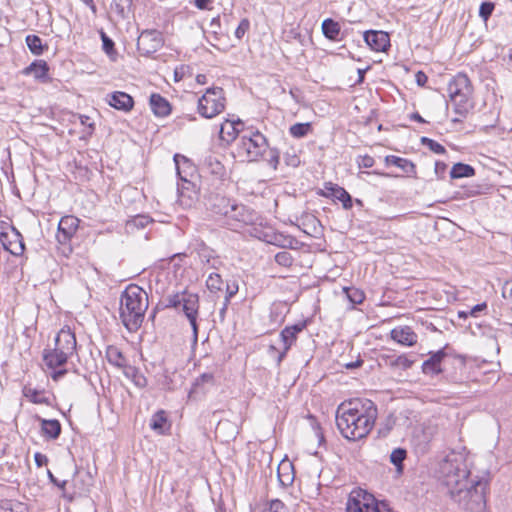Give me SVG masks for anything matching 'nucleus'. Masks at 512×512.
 <instances>
[{
  "label": "nucleus",
  "instance_id": "f257e3e1",
  "mask_svg": "<svg viewBox=\"0 0 512 512\" xmlns=\"http://www.w3.org/2000/svg\"><path fill=\"white\" fill-rule=\"evenodd\" d=\"M444 482L451 496L469 512H482L485 508L487 482L483 479L468 481L469 471L462 462L446 461L442 466Z\"/></svg>",
  "mask_w": 512,
  "mask_h": 512
},
{
  "label": "nucleus",
  "instance_id": "f03ea898",
  "mask_svg": "<svg viewBox=\"0 0 512 512\" xmlns=\"http://www.w3.org/2000/svg\"><path fill=\"white\" fill-rule=\"evenodd\" d=\"M377 414L374 402L366 398H355L338 407L336 425L346 439L359 440L370 433Z\"/></svg>",
  "mask_w": 512,
  "mask_h": 512
},
{
  "label": "nucleus",
  "instance_id": "7ed1b4c3",
  "mask_svg": "<svg viewBox=\"0 0 512 512\" xmlns=\"http://www.w3.org/2000/svg\"><path fill=\"white\" fill-rule=\"evenodd\" d=\"M148 306V295L138 285L130 284L122 292L119 314L122 324L129 332L139 330Z\"/></svg>",
  "mask_w": 512,
  "mask_h": 512
},
{
  "label": "nucleus",
  "instance_id": "20e7f679",
  "mask_svg": "<svg viewBox=\"0 0 512 512\" xmlns=\"http://www.w3.org/2000/svg\"><path fill=\"white\" fill-rule=\"evenodd\" d=\"M448 95L454 112L463 117L468 112L473 88L466 74L458 73L448 84Z\"/></svg>",
  "mask_w": 512,
  "mask_h": 512
},
{
  "label": "nucleus",
  "instance_id": "39448f33",
  "mask_svg": "<svg viewBox=\"0 0 512 512\" xmlns=\"http://www.w3.org/2000/svg\"><path fill=\"white\" fill-rule=\"evenodd\" d=\"M268 148L266 137L259 131L243 134L236 143V155L246 161H255Z\"/></svg>",
  "mask_w": 512,
  "mask_h": 512
},
{
  "label": "nucleus",
  "instance_id": "423d86ee",
  "mask_svg": "<svg viewBox=\"0 0 512 512\" xmlns=\"http://www.w3.org/2000/svg\"><path fill=\"white\" fill-rule=\"evenodd\" d=\"M347 512H392L383 501H378L373 495L357 491L352 492L347 502Z\"/></svg>",
  "mask_w": 512,
  "mask_h": 512
},
{
  "label": "nucleus",
  "instance_id": "0eeeda50",
  "mask_svg": "<svg viewBox=\"0 0 512 512\" xmlns=\"http://www.w3.org/2000/svg\"><path fill=\"white\" fill-rule=\"evenodd\" d=\"M198 112L204 118H213L225 109L224 90L220 87L208 88L198 100Z\"/></svg>",
  "mask_w": 512,
  "mask_h": 512
},
{
  "label": "nucleus",
  "instance_id": "6e6552de",
  "mask_svg": "<svg viewBox=\"0 0 512 512\" xmlns=\"http://www.w3.org/2000/svg\"><path fill=\"white\" fill-rule=\"evenodd\" d=\"M305 328L304 323L295 324L293 326L285 327L280 333V341L282 343V350L279 351L274 345L269 346V354L276 359L277 365L285 358L287 352L297 339V334Z\"/></svg>",
  "mask_w": 512,
  "mask_h": 512
},
{
  "label": "nucleus",
  "instance_id": "1a4fd4ad",
  "mask_svg": "<svg viewBox=\"0 0 512 512\" xmlns=\"http://www.w3.org/2000/svg\"><path fill=\"white\" fill-rule=\"evenodd\" d=\"M79 222L80 220L72 215H66L59 221L56 239L63 246L65 254L72 252L71 241L79 228Z\"/></svg>",
  "mask_w": 512,
  "mask_h": 512
},
{
  "label": "nucleus",
  "instance_id": "9d476101",
  "mask_svg": "<svg viewBox=\"0 0 512 512\" xmlns=\"http://www.w3.org/2000/svg\"><path fill=\"white\" fill-rule=\"evenodd\" d=\"M164 44L162 33L157 30H144L137 40V49L144 56L157 52Z\"/></svg>",
  "mask_w": 512,
  "mask_h": 512
},
{
  "label": "nucleus",
  "instance_id": "9b49d317",
  "mask_svg": "<svg viewBox=\"0 0 512 512\" xmlns=\"http://www.w3.org/2000/svg\"><path fill=\"white\" fill-rule=\"evenodd\" d=\"M55 348L63 351L67 356H72L76 350V337L69 327L62 328L55 337Z\"/></svg>",
  "mask_w": 512,
  "mask_h": 512
},
{
  "label": "nucleus",
  "instance_id": "f8f14e48",
  "mask_svg": "<svg viewBox=\"0 0 512 512\" xmlns=\"http://www.w3.org/2000/svg\"><path fill=\"white\" fill-rule=\"evenodd\" d=\"M174 162L176 166L177 175L179 179L183 182L182 188L189 189V186L191 185L190 178L193 177L195 173L194 165L187 157L180 154H175Z\"/></svg>",
  "mask_w": 512,
  "mask_h": 512
},
{
  "label": "nucleus",
  "instance_id": "ddd939ff",
  "mask_svg": "<svg viewBox=\"0 0 512 512\" xmlns=\"http://www.w3.org/2000/svg\"><path fill=\"white\" fill-rule=\"evenodd\" d=\"M364 40L372 50L377 52H384L390 46L389 35L384 31H366L364 33Z\"/></svg>",
  "mask_w": 512,
  "mask_h": 512
},
{
  "label": "nucleus",
  "instance_id": "4468645a",
  "mask_svg": "<svg viewBox=\"0 0 512 512\" xmlns=\"http://www.w3.org/2000/svg\"><path fill=\"white\" fill-rule=\"evenodd\" d=\"M3 247L14 256L23 254L25 245L22 236L13 229L11 234L2 233L0 236Z\"/></svg>",
  "mask_w": 512,
  "mask_h": 512
},
{
  "label": "nucleus",
  "instance_id": "2eb2a0df",
  "mask_svg": "<svg viewBox=\"0 0 512 512\" xmlns=\"http://www.w3.org/2000/svg\"><path fill=\"white\" fill-rule=\"evenodd\" d=\"M199 303V296L195 293L183 291L182 293H175L166 297V307L168 308H182L183 312L187 311L188 302Z\"/></svg>",
  "mask_w": 512,
  "mask_h": 512
},
{
  "label": "nucleus",
  "instance_id": "dca6fc26",
  "mask_svg": "<svg viewBox=\"0 0 512 512\" xmlns=\"http://www.w3.org/2000/svg\"><path fill=\"white\" fill-rule=\"evenodd\" d=\"M193 251L197 254L200 261L210 265L211 268L218 269L221 261L215 254V251L208 247L203 241H197L193 246Z\"/></svg>",
  "mask_w": 512,
  "mask_h": 512
},
{
  "label": "nucleus",
  "instance_id": "f3484780",
  "mask_svg": "<svg viewBox=\"0 0 512 512\" xmlns=\"http://www.w3.org/2000/svg\"><path fill=\"white\" fill-rule=\"evenodd\" d=\"M243 122L241 120H225L221 126L219 131V137L222 141L227 144L236 140L237 135L241 131L243 127Z\"/></svg>",
  "mask_w": 512,
  "mask_h": 512
},
{
  "label": "nucleus",
  "instance_id": "a211bd4d",
  "mask_svg": "<svg viewBox=\"0 0 512 512\" xmlns=\"http://www.w3.org/2000/svg\"><path fill=\"white\" fill-rule=\"evenodd\" d=\"M107 97L108 104L117 110L128 112L133 108L134 100L125 92L115 91Z\"/></svg>",
  "mask_w": 512,
  "mask_h": 512
},
{
  "label": "nucleus",
  "instance_id": "6ab92c4d",
  "mask_svg": "<svg viewBox=\"0 0 512 512\" xmlns=\"http://www.w3.org/2000/svg\"><path fill=\"white\" fill-rule=\"evenodd\" d=\"M326 193L324 196H331L342 202L343 208L349 210L352 208L353 201L351 195L343 188L332 183L325 184Z\"/></svg>",
  "mask_w": 512,
  "mask_h": 512
},
{
  "label": "nucleus",
  "instance_id": "aec40b11",
  "mask_svg": "<svg viewBox=\"0 0 512 512\" xmlns=\"http://www.w3.org/2000/svg\"><path fill=\"white\" fill-rule=\"evenodd\" d=\"M202 165L204 171L217 179H222L226 175V169L217 155L208 154L205 156Z\"/></svg>",
  "mask_w": 512,
  "mask_h": 512
},
{
  "label": "nucleus",
  "instance_id": "412c9836",
  "mask_svg": "<svg viewBox=\"0 0 512 512\" xmlns=\"http://www.w3.org/2000/svg\"><path fill=\"white\" fill-rule=\"evenodd\" d=\"M68 358L69 356L55 347L53 349H45L43 352V361L50 369L63 366L67 363Z\"/></svg>",
  "mask_w": 512,
  "mask_h": 512
},
{
  "label": "nucleus",
  "instance_id": "4be33fe9",
  "mask_svg": "<svg viewBox=\"0 0 512 512\" xmlns=\"http://www.w3.org/2000/svg\"><path fill=\"white\" fill-rule=\"evenodd\" d=\"M391 338L399 344L413 346L417 342V335L408 327H397L391 330Z\"/></svg>",
  "mask_w": 512,
  "mask_h": 512
},
{
  "label": "nucleus",
  "instance_id": "5701e85b",
  "mask_svg": "<svg viewBox=\"0 0 512 512\" xmlns=\"http://www.w3.org/2000/svg\"><path fill=\"white\" fill-rule=\"evenodd\" d=\"M49 66L44 60H35L28 67L24 68V75H32L36 80L46 82L48 80Z\"/></svg>",
  "mask_w": 512,
  "mask_h": 512
},
{
  "label": "nucleus",
  "instance_id": "b1692460",
  "mask_svg": "<svg viewBox=\"0 0 512 512\" xmlns=\"http://www.w3.org/2000/svg\"><path fill=\"white\" fill-rule=\"evenodd\" d=\"M150 107L157 117H166L171 113V105L168 100L160 94L150 96Z\"/></svg>",
  "mask_w": 512,
  "mask_h": 512
},
{
  "label": "nucleus",
  "instance_id": "393cba45",
  "mask_svg": "<svg viewBox=\"0 0 512 512\" xmlns=\"http://www.w3.org/2000/svg\"><path fill=\"white\" fill-rule=\"evenodd\" d=\"M233 200L224 196L215 195L209 199V209L215 214L225 216L229 213Z\"/></svg>",
  "mask_w": 512,
  "mask_h": 512
},
{
  "label": "nucleus",
  "instance_id": "a878e982",
  "mask_svg": "<svg viewBox=\"0 0 512 512\" xmlns=\"http://www.w3.org/2000/svg\"><path fill=\"white\" fill-rule=\"evenodd\" d=\"M445 356L446 353L443 350L432 353L429 359L423 362L422 371L425 374H439L442 371L440 368V363Z\"/></svg>",
  "mask_w": 512,
  "mask_h": 512
},
{
  "label": "nucleus",
  "instance_id": "bb28decb",
  "mask_svg": "<svg viewBox=\"0 0 512 512\" xmlns=\"http://www.w3.org/2000/svg\"><path fill=\"white\" fill-rule=\"evenodd\" d=\"M277 475L281 486H290L294 481V471L292 463L289 461H282L278 465Z\"/></svg>",
  "mask_w": 512,
  "mask_h": 512
},
{
  "label": "nucleus",
  "instance_id": "cd10ccee",
  "mask_svg": "<svg viewBox=\"0 0 512 512\" xmlns=\"http://www.w3.org/2000/svg\"><path fill=\"white\" fill-rule=\"evenodd\" d=\"M198 310H199V303L196 304L195 301L188 302V308L187 311L184 312L186 318L188 319L192 330H193V342L197 343L198 341V324H197V317H198Z\"/></svg>",
  "mask_w": 512,
  "mask_h": 512
},
{
  "label": "nucleus",
  "instance_id": "c85d7f7f",
  "mask_svg": "<svg viewBox=\"0 0 512 512\" xmlns=\"http://www.w3.org/2000/svg\"><path fill=\"white\" fill-rule=\"evenodd\" d=\"M226 217L243 223H248L250 221V215L246 207L242 204L236 203L235 201H233L231 209Z\"/></svg>",
  "mask_w": 512,
  "mask_h": 512
},
{
  "label": "nucleus",
  "instance_id": "c756f323",
  "mask_svg": "<svg viewBox=\"0 0 512 512\" xmlns=\"http://www.w3.org/2000/svg\"><path fill=\"white\" fill-rule=\"evenodd\" d=\"M41 430L45 436L51 439H57L61 434V424L58 420L55 419H42Z\"/></svg>",
  "mask_w": 512,
  "mask_h": 512
},
{
  "label": "nucleus",
  "instance_id": "7c9ffc66",
  "mask_svg": "<svg viewBox=\"0 0 512 512\" xmlns=\"http://www.w3.org/2000/svg\"><path fill=\"white\" fill-rule=\"evenodd\" d=\"M168 420L165 411H157L151 418L150 428L158 434H164L166 429L169 428Z\"/></svg>",
  "mask_w": 512,
  "mask_h": 512
},
{
  "label": "nucleus",
  "instance_id": "2f4dec72",
  "mask_svg": "<svg viewBox=\"0 0 512 512\" xmlns=\"http://www.w3.org/2000/svg\"><path fill=\"white\" fill-rule=\"evenodd\" d=\"M385 162L388 165H394L402 169L408 174H413L416 171V167L413 162L408 159H404L394 155H388L385 157Z\"/></svg>",
  "mask_w": 512,
  "mask_h": 512
},
{
  "label": "nucleus",
  "instance_id": "473e14b6",
  "mask_svg": "<svg viewBox=\"0 0 512 512\" xmlns=\"http://www.w3.org/2000/svg\"><path fill=\"white\" fill-rule=\"evenodd\" d=\"M322 33L323 35L332 41L338 39L340 34V24L331 18H327L322 22Z\"/></svg>",
  "mask_w": 512,
  "mask_h": 512
},
{
  "label": "nucleus",
  "instance_id": "72a5a7b5",
  "mask_svg": "<svg viewBox=\"0 0 512 512\" xmlns=\"http://www.w3.org/2000/svg\"><path fill=\"white\" fill-rule=\"evenodd\" d=\"M474 175L475 169L471 165L465 163L454 164L450 171V177L452 179L472 177Z\"/></svg>",
  "mask_w": 512,
  "mask_h": 512
},
{
  "label": "nucleus",
  "instance_id": "f704fd0d",
  "mask_svg": "<svg viewBox=\"0 0 512 512\" xmlns=\"http://www.w3.org/2000/svg\"><path fill=\"white\" fill-rule=\"evenodd\" d=\"M106 358L110 364L116 367H124L126 365L122 352L116 346L110 345L107 347Z\"/></svg>",
  "mask_w": 512,
  "mask_h": 512
},
{
  "label": "nucleus",
  "instance_id": "c9c22d12",
  "mask_svg": "<svg viewBox=\"0 0 512 512\" xmlns=\"http://www.w3.org/2000/svg\"><path fill=\"white\" fill-rule=\"evenodd\" d=\"M25 41L29 50L34 55H42L48 49V46L44 45L41 38L37 35H27Z\"/></svg>",
  "mask_w": 512,
  "mask_h": 512
},
{
  "label": "nucleus",
  "instance_id": "e433bc0d",
  "mask_svg": "<svg viewBox=\"0 0 512 512\" xmlns=\"http://www.w3.org/2000/svg\"><path fill=\"white\" fill-rule=\"evenodd\" d=\"M343 291L352 305L361 304L365 295L364 292L355 287H344Z\"/></svg>",
  "mask_w": 512,
  "mask_h": 512
},
{
  "label": "nucleus",
  "instance_id": "4c0bfd02",
  "mask_svg": "<svg viewBox=\"0 0 512 512\" xmlns=\"http://www.w3.org/2000/svg\"><path fill=\"white\" fill-rule=\"evenodd\" d=\"M407 451L403 448H395L390 454V462L396 467L398 472L403 470V461L406 459Z\"/></svg>",
  "mask_w": 512,
  "mask_h": 512
},
{
  "label": "nucleus",
  "instance_id": "58836bf2",
  "mask_svg": "<svg viewBox=\"0 0 512 512\" xmlns=\"http://www.w3.org/2000/svg\"><path fill=\"white\" fill-rule=\"evenodd\" d=\"M27 507L25 504L13 501V500H5L0 504V512H26Z\"/></svg>",
  "mask_w": 512,
  "mask_h": 512
},
{
  "label": "nucleus",
  "instance_id": "ea45409f",
  "mask_svg": "<svg viewBox=\"0 0 512 512\" xmlns=\"http://www.w3.org/2000/svg\"><path fill=\"white\" fill-rule=\"evenodd\" d=\"M311 131L310 123H296L289 129L290 134L295 138H302Z\"/></svg>",
  "mask_w": 512,
  "mask_h": 512
},
{
  "label": "nucleus",
  "instance_id": "a19ab883",
  "mask_svg": "<svg viewBox=\"0 0 512 512\" xmlns=\"http://www.w3.org/2000/svg\"><path fill=\"white\" fill-rule=\"evenodd\" d=\"M222 284L223 280L217 273H211L206 280V286L211 292L220 291L222 289Z\"/></svg>",
  "mask_w": 512,
  "mask_h": 512
},
{
  "label": "nucleus",
  "instance_id": "79ce46f5",
  "mask_svg": "<svg viewBox=\"0 0 512 512\" xmlns=\"http://www.w3.org/2000/svg\"><path fill=\"white\" fill-rule=\"evenodd\" d=\"M152 219L147 215H137L128 221L129 227H135L138 229L145 228L149 223H152Z\"/></svg>",
  "mask_w": 512,
  "mask_h": 512
},
{
  "label": "nucleus",
  "instance_id": "37998d69",
  "mask_svg": "<svg viewBox=\"0 0 512 512\" xmlns=\"http://www.w3.org/2000/svg\"><path fill=\"white\" fill-rule=\"evenodd\" d=\"M420 141L423 145L427 146L432 152L436 154H444L446 152L445 147L433 139L422 137Z\"/></svg>",
  "mask_w": 512,
  "mask_h": 512
},
{
  "label": "nucleus",
  "instance_id": "c03bdc74",
  "mask_svg": "<svg viewBox=\"0 0 512 512\" xmlns=\"http://www.w3.org/2000/svg\"><path fill=\"white\" fill-rule=\"evenodd\" d=\"M25 396L35 404H48V399L39 391L35 389H28Z\"/></svg>",
  "mask_w": 512,
  "mask_h": 512
},
{
  "label": "nucleus",
  "instance_id": "a18cd8bd",
  "mask_svg": "<svg viewBox=\"0 0 512 512\" xmlns=\"http://www.w3.org/2000/svg\"><path fill=\"white\" fill-rule=\"evenodd\" d=\"M275 261L283 267H290L293 263V257L288 251H281L275 255Z\"/></svg>",
  "mask_w": 512,
  "mask_h": 512
},
{
  "label": "nucleus",
  "instance_id": "49530a36",
  "mask_svg": "<svg viewBox=\"0 0 512 512\" xmlns=\"http://www.w3.org/2000/svg\"><path fill=\"white\" fill-rule=\"evenodd\" d=\"M265 160L274 170H276L280 161L279 151L275 148L269 149Z\"/></svg>",
  "mask_w": 512,
  "mask_h": 512
},
{
  "label": "nucleus",
  "instance_id": "de8ad7c7",
  "mask_svg": "<svg viewBox=\"0 0 512 512\" xmlns=\"http://www.w3.org/2000/svg\"><path fill=\"white\" fill-rule=\"evenodd\" d=\"M413 363H414V361L410 360L405 355H400L395 360H393L391 362V365L394 367L401 368L403 370H407L412 366Z\"/></svg>",
  "mask_w": 512,
  "mask_h": 512
},
{
  "label": "nucleus",
  "instance_id": "09e8293b",
  "mask_svg": "<svg viewBox=\"0 0 512 512\" xmlns=\"http://www.w3.org/2000/svg\"><path fill=\"white\" fill-rule=\"evenodd\" d=\"M494 8H495L494 3H492V2H483L480 5V8H479V16L483 20L486 21L491 16Z\"/></svg>",
  "mask_w": 512,
  "mask_h": 512
},
{
  "label": "nucleus",
  "instance_id": "8fccbe9b",
  "mask_svg": "<svg viewBox=\"0 0 512 512\" xmlns=\"http://www.w3.org/2000/svg\"><path fill=\"white\" fill-rule=\"evenodd\" d=\"M249 27H250V23H249L248 19H242L241 22L239 23L238 27L235 30V36L238 39H241L244 36V34L249 30Z\"/></svg>",
  "mask_w": 512,
  "mask_h": 512
},
{
  "label": "nucleus",
  "instance_id": "3c124183",
  "mask_svg": "<svg viewBox=\"0 0 512 512\" xmlns=\"http://www.w3.org/2000/svg\"><path fill=\"white\" fill-rule=\"evenodd\" d=\"M213 379L214 377L212 373H203L198 378H196L194 387H198L204 383H212Z\"/></svg>",
  "mask_w": 512,
  "mask_h": 512
},
{
  "label": "nucleus",
  "instance_id": "603ef678",
  "mask_svg": "<svg viewBox=\"0 0 512 512\" xmlns=\"http://www.w3.org/2000/svg\"><path fill=\"white\" fill-rule=\"evenodd\" d=\"M103 49L106 53H110L114 49V42L104 32H101Z\"/></svg>",
  "mask_w": 512,
  "mask_h": 512
},
{
  "label": "nucleus",
  "instance_id": "864d4df0",
  "mask_svg": "<svg viewBox=\"0 0 512 512\" xmlns=\"http://www.w3.org/2000/svg\"><path fill=\"white\" fill-rule=\"evenodd\" d=\"M357 162L359 167L363 168H370L374 165V159L369 155L360 156Z\"/></svg>",
  "mask_w": 512,
  "mask_h": 512
},
{
  "label": "nucleus",
  "instance_id": "5fc2aeb1",
  "mask_svg": "<svg viewBox=\"0 0 512 512\" xmlns=\"http://www.w3.org/2000/svg\"><path fill=\"white\" fill-rule=\"evenodd\" d=\"M285 163L291 167H297L300 164V159L296 154H286L284 157Z\"/></svg>",
  "mask_w": 512,
  "mask_h": 512
},
{
  "label": "nucleus",
  "instance_id": "6e6d98bb",
  "mask_svg": "<svg viewBox=\"0 0 512 512\" xmlns=\"http://www.w3.org/2000/svg\"><path fill=\"white\" fill-rule=\"evenodd\" d=\"M502 295L505 299L512 302V280L506 281L502 288Z\"/></svg>",
  "mask_w": 512,
  "mask_h": 512
},
{
  "label": "nucleus",
  "instance_id": "4d7b16f0",
  "mask_svg": "<svg viewBox=\"0 0 512 512\" xmlns=\"http://www.w3.org/2000/svg\"><path fill=\"white\" fill-rule=\"evenodd\" d=\"M447 165L444 162L436 161L435 162V174L438 178H443L446 172Z\"/></svg>",
  "mask_w": 512,
  "mask_h": 512
},
{
  "label": "nucleus",
  "instance_id": "13d9d810",
  "mask_svg": "<svg viewBox=\"0 0 512 512\" xmlns=\"http://www.w3.org/2000/svg\"><path fill=\"white\" fill-rule=\"evenodd\" d=\"M486 308L487 304L485 302L477 304L469 310V315L472 317H477L479 313L486 310Z\"/></svg>",
  "mask_w": 512,
  "mask_h": 512
},
{
  "label": "nucleus",
  "instance_id": "bf43d9fd",
  "mask_svg": "<svg viewBox=\"0 0 512 512\" xmlns=\"http://www.w3.org/2000/svg\"><path fill=\"white\" fill-rule=\"evenodd\" d=\"M238 292V285L233 283L232 285L227 284L226 288V302H228Z\"/></svg>",
  "mask_w": 512,
  "mask_h": 512
},
{
  "label": "nucleus",
  "instance_id": "052dcab7",
  "mask_svg": "<svg viewBox=\"0 0 512 512\" xmlns=\"http://www.w3.org/2000/svg\"><path fill=\"white\" fill-rule=\"evenodd\" d=\"M48 477L50 479V481L55 485L57 486L58 488H60L61 490H65V486L67 484V481L66 480H63V481H59L50 471H48Z\"/></svg>",
  "mask_w": 512,
  "mask_h": 512
},
{
  "label": "nucleus",
  "instance_id": "680f3d73",
  "mask_svg": "<svg viewBox=\"0 0 512 512\" xmlns=\"http://www.w3.org/2000/svg\"><path fill=\"white\" fill-rule=\"evenodd\" d=\"M34 460L38 467H42L43 465H46L48 463L47 456L39 452L35 453Z\"/></svg>",
  "mask_w": 512,
  "mask_h": 512
},
{
  "label": "nucleus",
  "instance_id": "e2e57ef3",
  "mask_svg": "<svg viewBox=\"0 0 512 512\" xmlns=\"http://www.w3.org/2000/svg\"><path fill=\"white\" fill-rule=\"evenodd\" d=\"M79 119L82 125L87 126L90 129L89 133L91 134L94 130V123L90 121V117L87 115H80Z\"/></svg>",
  "mask_w": 512,
  "mask_h": 512
},
{
  "label": "nucleus",
  "instance_id": "0e129e2a",
  "mask_svg": "<svg viewBox=\"0 0 512 512\" xmlns=\"http://www.w3.org/2000/svg\"><path fill=\"white\" fill-rule=\"evenodd\" d=\"M283 507H284L283 502L276 499V500L271 501L269 510H270V512H278Z\"/></svg>",
  "mask_w": 512,
  "mask_h": 512
},
{
  "label": "nucleus",
  "instance_id": "69168bd1",
  "mask_svg": "<svg viewBox=\"0 0 512 512\" xmlns=\"http://www.w3.org/2000/svg\"><path fill=\"white\" fill-rule=\"evenodd\" d=\"M416 82L418 85L423 86L427 82V76L421 71L417 72Z\"/></svg>",
  "mask_w": 512,
  "mask_h": 512
},
{
  "label": "nucleus",
  "instance_id": "338daca9",
  "mask_svg": "<svg viewBox=\"0 0 512 512\" xmlns=\"http://www.w3.org/2000/svg\"><path fill=\"white\" fill-rule=\"evenodd\" d=\"M211 3V0H194V4L199 9H207L208 5Z\"/></svg>",
  "mask_w": 512,
  "mask_h": 512
},
{
  "label": "nucleus",
  "instance_id": "774afa93",
  "mask_svg": "<svg viewBox=\"0 0 512 512\" xmlns=\"http://www.w3.org/2000/svg\"><path fill=\"white\" fill-rule=\"evenodd\" d=\"M66 373H67L66 369H60V370L54 371V373L52 374V379L57 381V380L61 379Z\"/></svg>",
  "mask_w": 512,
  "mask_h": 512
}]
</instances>
